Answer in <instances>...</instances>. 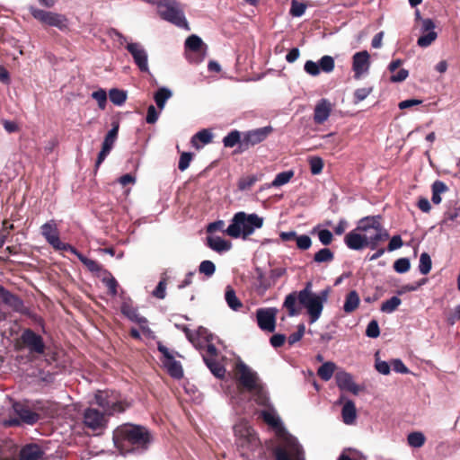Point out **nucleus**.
I'll use <instances>...</instances> for the list:
<instances>
[{"label": "nucleus", "instance_id": "17", "mask_svg": "<svg viewBox=\"0 0 460 460\" xmlns=\"http://www.w3.org/2000/svg\"><path fill=\"white\" fill-rule=\"evenodd\" d=\"M278 309L275 307L259 308L256 311L257 324L261 331L273 332L276 329Z\"/></svg>", "mask_w": 460, "mask_h": 460}, {"label": "nucleus", "instance_id": "7", "mask_svg": "<svg viewBox=\"0 0 460 460\" xmlns=\"http://www.w3.org/2000/svg\"><path fill=\"white\" fill-rule=\"evenodd\" d=\"M263 221V217L255 213L246 214L240 211L234 214L226 229V233L233 238L243 236L245 239L252 234L256 229L262 227Z\"/></svg>", "mask_w": 460, "mask_h": 460}, {"label": "nucleus", "instance_id": "48", "mask_svg": "<svg viewBox=\"0 0 460 460\" xmlns=\"http://www.w3.org/2000/svg\"><path fill=\"white\" fill-rule=\"evenodd\" d=\"M432 267L431 258L427 252H422L420 256L419 270L421 274L427 275Z\"/></svg>", "mask_w": 460, "mask_h": 460}, {"label": "nucleus", "instance_id": "49", "mask_svg": "<svg viewBox=\"0 0 460 460\" xmlns=\"http://www.w3.org/2000/svg\"><path fill=\"white\" fill-rule=\"evenodd\" d=\"M318 63H319L321 71L327 73V74L332 72L334 69V66H335L333 58L331 56H328V55L322 57Z\"/></svg>", "mask_w": 460, "mask_h": 460}, {"label": "nucleus", "instance_id": "60", "mask_svg": "<svg viewBox=\"0 0 460 460\" xmlns=\"http://www.w3.org/2000/svg\"><path fill=\"white\" fill-rule=\"evenodd\" d=\"M192 160V154L190 152H184L181 155L178 164V168L180 171H185L189 166Z\"/></svg>", "mask_w": 460, "mask_h": 460}, {"label": "nucleus", "instance_id": "2", "mask_svg": "<svg viewBox=\"0 0 460 460\" xmlns=\"http://www.w3.org/2000/svg\"><path fill=\"white\" fill-rule=\"evenodd\" d=\"M329 289H323L318 294L312 291V283L306 282L305 288L296 292L289 293L283 303V306L288 309L289 316L298 314L296 309V302L300 304L309 315V323H315L320 317L323 310V305L327 301Z\"/></svg>", "mask_w": 460, "mask_h": 460}, {"label": "nucleus", "instance_id": "59", "mask_svg": "<svg viewBox=\"0 0 460 460\" xmlns=\"http://www.w3.org/2000/svg\"><path fill=\"white\" fill-rule=\"evenodd\" d=\"M366 335L369 338H377L380 335L379 325L376 320H372L368 323L366 329Z\"/></svg>", "mask_w": 460, "mask_h": 460}, {"label": "nucleus", "instance_id": "33", "mask_svg": "<svg viewBox=\"0 0 460 460\" xmlns=\"http://www.w3.org/2000/svg\"><path fill=\"white\" fill-rule=\"evenodd\" d=\"M225 300L227 305L233 311H239L243 307V303L237 297L234 289L231 286H226L225 291Z\"/></svg>", "mask_w": 460, "mask_h": 460}, {"label": "nucleus", "instance_id": "57", "mask_svg": "<svg viewBox=\"0 0 460 460\" xmlns=\"http://www.w3.org/2000/svg\"><path fill=\"white\" fill-rule=\"evenodd\" d=\"M304 70L312 76H317L321 73L319 63L307 60L305 63Z\"/></svg>", "mask_w": 460, "mask_h": 460}, {"label": "nucleus", "instance_id": "58", "mask_svg": "<svg viewBox=\"0 0 460 460\" xmlns=\"http://www.w3.org/2000/svg\"><path fill=\"white\" fill-rule=\"evenodd\" d=\"M166 285L165 279H162L153 290L152 295L158 299H164L166 296Z\"/></svg>", "mask_w": 460, "mask_h": 460}, {"label": "nucleus", "instance_id": "13", "mask_svg": "<svg viewBox=\"0 0 460 460\" xmlns=\"http://www.w3.org/2000/svg\"><path fill=\"white\" fill-rule=\"evenodd\" d=\"M40 233L47 243L56 251H74V246L63 243L59 238V231L55 220L51 219L40 226Z\"/></svg>", "mask_w": 460, "mask_h": 460}, {"label": "nucleus", "instance_id": "31", "mask_svg": "<svg viewBox=\"0 0 460 460\" xmlns=\"http://www.w3.org/2000/svg\"><path fill=\"white\" fill-rule=\"evenodd\" d=\"M448 190L447 185L444 181L439 180L435 181L431 185V201L436 205L440 204L442 201L441 195L448 191Z\"/></svg>", "mask_w": 460, "mask_h": 460}, {"label": "nucleus", "instance_id": "51", "mask_svg": "<svg viewBox=\"0 0 460 460\" xmlns=\"http://www.w3.org/2000/svg\"><path fill=\"white\" fill-rule=\"evenodd\" d=\"M306 10V4L300 3L296 0H292L289 13L293 17H301L305 14Z\"/></svg>", "mask_w": 460, "mask_h": 460}, {"label": "nucleus", "instance_id": "3", "mask_svg": "<svg viewBox=\"0 0 460 460\" xmlns=\"http://www.w3.org/2000/svg\"><path fill=\"white\" fill-rule=\"evenodd\" d=\"M262 420L282 436V446L275 450L276 460H305L297 438L288 433L275 408L271 405L260 412Z\"/></svg>", "mask_w": 460, "mask_h": 460}, {"label": "nucleus", "instance_id": "44", "mask_svg": "<svg viewBox=\"0 0 460 460\" xmlns=\"http://www.w3.org/2000/svg\"><path fill=\"white\" fill-rule=\"evenodd\" d=\"M15 450L10 442H0V460H15Z\"/></svg>", "mask_w": 460, "mask_h": 460}, {"label": "nucleus", "instance_id": "43", "mask_svg": "<svg viewBox=\"0 0 460 460\" xmlns=\"http://www.w3.org/2000/svg\"><path fill=\"white\" fill-rule=\"evenodd\" d=\"M402 304V300L394 296L382 303L380 310L385 314L394 313Z\"/></svg>", "mask_w": 460, "mask_h": 460}, {"label": "nucleus", "instance_id": "42", "mask_svg": "<svg viewBox=\"0 0 460 460\" xmlns=\"http://www.w3.org/2000/svg\"><path fill=\"white\" fill-rule=\"evenodd\" d=\"M425 441L426 438L420 431L411 432L407 436V442L409 446L414 448L421 447Z\"/></svg>", "mask_w": 460, "mask_h": 460}, {"label": "nucleus", "instance_id": "64", "mask_svg": "<svg viewBox=\"0 0 460 460\" xmlns=\"http://www.w3.org/2000/svg\"><path fill=\"white\" fill-rule=\"evenodd\" d=\"M159 118V112L156 111L154 105H150L147 108V113L146 117V121L148 124H155Z\"/></svg>", "mask_w": 460, "mask_h": 460}, {"label": "nucleus", "instance_id": "55", "mask_svg": "<svg viewBox=\"0 0 460 460\" xmlns=\"http://www.w3.org/2000/svg\"><path fill=\"white\" fill-rule=\"evenodd\" d=\"M305 332V326L304 323H300L297 326V331L291 333L288 338V342L290 346L294 345L295 343L298 342L304 336Z\"/></svg>", "mask_w": 460, "mask_h": 460}, {"label": "nucleus", "instance_id": "38", "mask_svg": "<svg viewBox=\"0 0 460 460\" xmlns=\"http://www.w3.org/2000/svg\"><path fill=\"white\" fill-rule=\"evenodd\" d=\"M163 366L167 369L169 375L175 378L180 379L183 376V370L181 365L179 361H176L173 358L169 359V361L164 362Z\"/></svg>", "mask_w": 460, "mask_h": 460}, {"label": "nucleus", "instance_id": "37", "mask_svg": "<svg viewBox=\"0 0 460 460\" xmlns=\"http://www.w3.org/2000/svg\"><path fill=\"white\" fill-rule=\"evenodd\" d=\"M203 47L206 48L204 42L201 38L193 34L187 38L185 40V49L188 51H191L194 53H201Z\"/></svg>", "mask_w": 460, "mask_h": 460}, {"label": "nucleus", "instance_id": "34", "mask_svg": "<svg viewBox=\"0 0 460 460\" xmlns=\"http://www.w3.org/2000/svg\"><path fill=\"white\" fill-rule=\"evenodd\" d=\"M360 299L356 290L349 291L346 297L343 305V310L346 314L354 312L359 305Z\"/></svg>", "mask_w": 460, "mask_h": 460}, {"label": "nucleus", "instance_id": "20", "mask_svg": "<svg viewBox=\"0 0 460 460\" xmlns=\"http://www.w3.org/2000/svg\"><path fill=\"white\" fill-rule=\"evenodd\" d=\"M22 341L30 352L36 354H43L45 352V343L42 337L31 329L23 331Z\"/></svg>", "mask_w": 460, "mask_h": 460}, {"label": "nucleus", "instance_id": "46", "mask_svg": "<svg viewBox=\"0 0 460 460\" xmlns=\"http://www.w3.org/2000/svg\"><path fill=\"white\" fill-rule=\"evenodd\" d=\"M334 259V253L329 248H323L315 252L314 261L317 263L331 262Z\"/></svg>", "mask_w": 460, "mask_h": 460}, {"label": "nucleus", "instance_id": "12", "mask_svg": "<svg viewBox=\"0 0 460 460\" xmlns=\"http://www.w3.org/2000/svg\"><path fill=\"white\" fill-rule=\"evenodd\" d=\"M29 10L32 17L43 24L58 28L61 31L68 29L69 21L62 13L41 10L34 6H31Z\"/></svg>", "mask_w": 460, "mask_h": 460}, {"label": "nucleus", "instance_id": "29", "mask_svg": "<svg viewBox=\"0 0 460 460\" xmlns=\"http://www.w3.org/2000/svg\"><path fill=\"white\" fill-rule=\"evenodd\" d=\"M43 455L40 447L36 444H30L23 447L20 451L21 460H39Z\"/></svg>", "mask_w": 460, "mask_h": 460}, {"label": "nucleus", "instance_id": "11", "mask_svg": "<svg viewBox=\"0 0 460 460\" xmlns=\"http://www.w3.org/2000/svg\"><path fill=\"white\" fill-rule=\"evenodd\" d=\"M94 399L96 403L108 416L123 412L128 406L123 400L121 394L115 391H98Z\"/></svg>", "mask_w": 460, "mask_h": 460}, {"label": "nucleus", "instance_id": "15", "mask_svg": "<svg viewBox=\"0 0 460 460\" xmlns=\"http://www.w3.org/2000/svg\"><path fill=\"white\" fill-rule=\"evenodd\" d=\"M13 409L16 415L19 416L18 419H9L4 421V425L6 427H14L20 425V420L26 424L32 425L39 420L40 415L32 411L28 406L24 405L21 402H14L13 404Z\"/></svg>", "mask_w": 460, "mask_h": 460}, {"label": "nucleus", "instance_id": "47", "mask_svg": "<svg viewBox=\"0 0 460 460\" xmlns=\"http://www.w3.org/2000/svg\"><path fill=\"white\" fill-rule=\"evenodd\" d=\"M102 282L109 289L111 296H117L119 284L116 279L110 272H106V276L102 278Z\"/></svg>", "mask_w": 460, "mask_h": 460}, {"label": "nucleus", "instance_id": "30", "mask_svg": "<svg viewBox=\"0 0 460 460\" xmlns=\"http://www.w3.org/2000/svg\"><path fill=\"white\" fill-rule=\"evenodd\" d=\"M249 392L252 394V399L258 405L264 406L266 408L271 406L268 392L262 384H260L257 388L250 390Z\"/></svg>", "mask_w": 460, "mask_h": 460}, {"label": "nucleus", "instance_id": "18", "mask_svg": "<svg viewBox=\"0 0 460 460\" xmlns=\"http://www.w3.org/2000/svg\"><path fill=\"white\" fill-rule=\"evenodd\" d=\"M273 131L271 126L258 128L243 133L242 150H246L252 146L264 141Z\"/></svg>", "mask_w": 460, "mask_h": 460}, {"label": "nucleus", "instance_id": "21", "mask_svg": "<svg viewBox=\"0 0 460 460\" xmlns=\"http://www.w3.org/2000/svg\"><path fill=\"white\" fill-rule=\"evenodd\" d=\"M369 54L367 50L357 52L353 55L352 69L354 77L359 79L362 75L368 72L370 66Z\"/></svg>", "mask_w": 460, "mask_h": 460}, {"label": "nucleus", "instance_id": "61", "mask_svg": "<svg viewBox=\"0 0 460 460\" xmlns=\"http://www.w3.org/2000/svg\"><path fill=\"white\" fill-rule=\"evenodd\" d=\"M296 246L300 250H307L312 245L311 238L306 234L297 235L296 238Z\"/></svg>", "mask_w": 460, "mask_h": 460}, {"label": "nucleus", "instance_id": "45", "mask_svg": "<svg viewBox=\"0 0 460 460\" xmlns=\"http://www.w3.org/2000/svg\"><path fill=\"white\" fill-rule=\"evenodd\" d=\"M119 125L118 122L112 124V128L106 134L102 145L112 149L118 137Z\"/></svg>", "mask_w": 460, "mask_h": 460}, {"label": "nucleus", "instance_id": "1", "mask_svg": "<svg viewBox=\"0 0 460 460\" xmlns=\"http://www.w3.org/2000/svg\"><path fill=\"white\" fill-rule=\"evenodd\" d=\"M381 216H368L358 220L357 226L344 237L350 250L359 251L365 247L376 250L379 243L389 238V233L381 223Z\"/></svg>", "mask_w": 460, "mask_h": 460}, {"label": "nucleus", "instance_id": "6", "mask_svg": "<svg viewBox=\"0 0 460 460\" xmlns=\"http://www.w3.org/2000/svg\"><path fill=\"white\" fill-rule=\"evenodd\" d=\"M176 327L181 329L186 335L189 341L198 349L203 348L202 341L208 342L206 350L201 352L204 363L210 370V372L217 378H223L226 375V368L218 360L217 349L210 342L211 334L204 327H199L197 331H191L186 325H178Z\"/></svg>", "mask_w": 460, "mask_h": 460}, {"label": "nucleus", "instance_id": "27", "mask_svg": "<svg viewBox=\"0 0 460 460\" xmlns=\"http://www.w3.org/2000/svg\"><path fill=\"white\" fill-rule=\"evenodd\" d=\"M213 139V134L212 132L208 129L204 128L197 132L195 135L191 137V145L196 149H199L203 147L205 145L209 144Z\"/></svg>", "mask_w": 460, "mask_h": 460}, {"label": "nucleus", "instance_id": "41", "mask_svg": "<svg viewBox=\"0 0 460 460\" xmlns=\"http://www.w3.org/2000/svg\"><path fill=\"white\" fill-rule=\"evenodd\" d=\"M110 101L116 106H121L125 103L128 94L124 90L112 88L109 91Z\"/></svg>", "mask_w": 460, "mask_h": 460}, {"label": "nucleus", "instance_id": "35", "mask_svg": "<svg viewBox=\"0 0 460 460\" xmlns=\"http://www.w3.org/2000/svg\"><path fill=\"white\" fill-rule=\"evenodd\" d=\"M172 96V92L167 87H160L154 94V100L158 109L163 111L166 102Z\"/></svg>", "mask_w": 460, "mask_h": 460}, {"label": "nucleus", "instance_id": "28", "mask_svg": "<svg viewBox=\"0 0 460 460\" xmlns=\"http://www.w3.org/2000/svg\"><path fill=\"white\" fill-rule=\"evenodd\" d=\"M207 244L211 250L219 253L227 252L231 249V243L220 236H208Z\"/></svg>", "mask_w": 460, "mask_h": 460}, {"label": "nucleus", "instance_id": "32", "mask_svg": "<svg viewBox=\"0 0 460 460\" xmlns=\"http://www.w3.org/2000/svg\"><path fill=\"white\" fill-rule=\"evenodd\" d=\"M294 176V172L292 170L281 172L278 173L274 180L270 183L265 184L261 190L269 189L271 187H280L282 185L287 184Z\"/></svg>", "mask_w": 460, "mask_h": 460}, {"label": "nucleus", "instance_id": "52", "mask_svg": "<svg viewBox=\"0 0 460 460\" xmlns=\"http://www.w3.org/2000/svg\"><path fill=\"white\" fill-rule=\"evenodd\" d=\"M310 171L313 175L322 172L323 168V161L319 156H313L309 159Z\"/></svg>", "mask_w": 460, "mask_h": 460}, {"label": "nucleus", "instance_id": "8", "mask_svg": "<svg viewBox=\"0 0 460 460\" xmlns=\"http://www.w3.org/2000/svg\"><path fill=\"white\" fill-rule=\"evenodd\" d=\"M108 34L112 40H117L120 46L125 45L135 65L141 72H149L148 53L140 42H128L127 37L113 28L109 30Z\"/></svg>", "mask_w": 460, "mask_h": 460}, {"label": "nucleus", "instance_id": "19", "mask_svg": "<svg viewBox=\"0 0 460 460\" xmlns=\"http://www.w3.org/2000/svg\"><path fill=\"white\" fill-rule=\"evenodd\" d=\"M435 22L430 18L422 19L420 32L421 35L417 40V45L420 48H427L432 44L438 38V33L435 31Z\"/></svg>", "mask_w": 460, "mask_h": 460}, {"label": "nucleus", "instance_id": "63", "mask_svg": "<svg viewBox=\"0 0 460 460\" xmlns=\"http://www.w3.org/2000/svg\"><path fill=\"white\" fill-rule=\"evenodd\" d=\"M318 238L322 244L329 245L333 239L332 233L328 229H321L318 231Z\"/></svg>", "mask_w": 460, "mask_h": 460}, {"label": "nucleus", "instance_id": "23", "mask_svg": "<svg viewBox=\"0 0 460 460\" xmlns=\"http://www.w3.org/2000/svg\"><path fill=\"white\" fill-rule=\"evenodd\" d=\"M332 110L331 102L328 99H321L315 105L314 111V121L315 124H323L330 117Z\"/></svg>", "mask_w": 460, "mask_h": 460}, {"label": "nucleus", "instance_id": "24", "mask_svg": "<svg viewBox=\"0 0 460 460\" xmlns=\"http://www.w3.org/2000/svg\"><path fill=\"white\" fill-rule=\"evenodd\" d=\"M120 311L128 320L139 324L142 330L146 329V318L138 314L137 309L132 305L130 300L124 301L121 304Z\"/></svg>", "mask_w": 460, "mask_h": 460}, {"label": "nucleus", "instance_id": "50", "mask_svg": "<svg viewBox=\"0 0 460 460\" xmlns=\"http://www.w3.org/2000/svg\"><path fill=\"white\" fill-rule=\"evenodd\" d=\"M199 271L201 274H204L205 276H207L208 278H210L214 275V273L216 271V266L213 261L205 260L200 262V264L199 266Z\"/></svg>", "mask_w": 460, "mask_h": 460}, {"label": "nucleus", "instance_id": "56", "mask_svg": "<svg viewBox=\"0 0 460 460\" xmlns=\"http://www.w3.org/2000/svg\"><path fill=\"white\" fill-rule=\"evenodd\" d=\"M373 91L372 87L358 88L354 92V102L358 103L364 101Z\"/></svg>", "mask_w": 460, "mask_h": 460}, {"label": "nucleus", "instance_id": "10", "mask_svg": "<svg viewBox=\"0 0 460 460\" xmlns=\"http://www.w3.org/2000/svg\"><path fill=\"white\" fill-rule=\"evenodd\" d=\"M157 12L162 19L175 26L190 31L188 22L181 4L175 0H160Z\"/></svg>", "mask_w": 460, "mask_h": 460}, {"label": "nucleus", "instance_id": "9", "mask_svg": "<svg viewBox=\"0 0 460 460\" xmlns=\"http://www.w3.org/2000/svg\"><path fill=\"white\" fill-rule=\"evenodd\" d=\"M233 429L235 444L241 448L243 456L256 449L259 440L254 429L246 420L241 419Z\"/></svg>", "mask_w": 460, "mask_h": 460}, {"label": "nucleus", "instance_id": "22", "mask_svg": "<svg viewBox=\"0 0 460 460\" xmlns=\"http://www.w3.org/2000/svg\"><path fill=\"white\" fill-rule=\"evenodd\" d=\"M335 379H336L337 386L341 390L350 392L355 395H357L359 393L360 388L354 382L353 376L351 374H349L346 371H339L335 375Z\"/></svg>", "mask_w": 460, "mask_h": 460}, {"label": "nucleus", "instance_id": "26", "mask_svg": "<svg viewBox=\"0 0 460 460\" xmlns=\"http://www.w3.org/2000/svg\"><path fill=\"white\" fill-rule=\"evenodd\" d=\"M0 292L2 300L5 305H9L15 312L24 313V304L19 296L5 290L4 288H0Z\"/></svg>", "mask_w": 460, "mask_h": 460}, {"label": "nucleus", "instance_id": "39", "mask_svg": "<svg viewBox=\"0 0 460 460\" xmlns=\"http://www.w3.org/2000/svg\"><path fill=\"white\" fill-rule=\"evenodd\" d=\"M69 252L75 254L90 271L98 272L102 270L101 265L96 261L85 257L84 254L79 252L75 247L74 251Z\"/></svg>", "mask_w": 460, "mask_h": 460}, {"label": "nucleus", "instance_id": "25", "mask_svg": "<svg viewBox=\"0 0 460 460\" xmlns=\"http://www.w3.org/2000/svg\"><path fill=\"white\" fill-rule=\"evenodd\" d=\"M342 402H343V406L341 409L342 421L346 425H352L355 423L356 419H357V409H356L355 403L353 402V401H351L349 399L345 400L344 396H341L338 401V403H342Z\"/></svg>", "mask_w": 460, "mask_h": 460}, {"label": "nucleus", "instance_id": "53", "mask_svg": "<svg viewBox=\"0 0 460 460\" xmlns=\"http://www.w3.org/2000/svg\"><path fill=\"white\" fill-rule=\"evenodd\" d=\"M92 98L94 99L101 110H104L107 103V93L103 89L93 92Z\"/></svg>", "mask_w": 460, "mask_h": 460}, {"label": "nucleus", "instance_id": "16", "mask_svg": "<svg viewBox=\"0 0 460 460\" xmlns=\"http://www.w3.org/2000/svg\"><path fill=\"white\" fill-rule=\"evenodd\" d=\"M236 370L239 374V382L248 392L257 388L261 384L257 373L253 371L243 361H239L236 365Z\"/></svg>", "mask_w": 460, "mask_h": 460}, {"label": "nucleus", "instance_id": "54", "mask_svg": "<svg viewBox=\"0 0 460 460\" xmlns=\"http://www.w3.org/2000/svg\"><path fill=\"white\" fill-rule=\"evenodd\" d=\"M411 268V262L408 258H400L394 263V269L397 273H405Z\"/></svg>", "mask_w": 460, "mask_h": 460}, {"label": "nucleus", "instance_id": "14", "mask_svg": "<svg viewBox=\"0 0 460 460\" xmlns=\"http://www.w3.org/2000/svg\"><path fill=\"white\" fill-rule=\"evenodd\" d=\"M108 415L97 409L89 407L83 414L84 424L86 428L102 433L108 425Z\"/></svg>", "mask_w": 460, "mask_h": 460}, {"label": "nucleus", "instance_id": "62", "mask_svg": "<svg viewBox=\"0 0 460 460\" xmlns=\"http://www.w3.org/2000/svg\"><path fill=\"white\" fill-rule=\"evenodd\" d=\"M258 181L257 176L250 175L245 178H243L239 181L238 188L241 190H245L250 189L256 181Z\"/></svg>", "mask_w": 460, "mask_h": 460}, {"label": "nucleus", "instance_id": "40", "mask_svg": "<svg viewBox=\"0 0 460 460\" xmlns=\"http://www.w3.org/2000/svg\"><path fill=\"white\" fill-rule=\"evenodd\" d=\"M336 365L332 361L324 362L317 370L318 376L323 381H329L335 371Z\"/></svg>", "mask_w": 460, "mask_h": 460}, {"label": "nucleus", "instance_id": "5", "mask_svg": "<svg viewBox=\"0 0 460 460\" xmlns=\"http://www.w3.org/2000/svg\"><path fill=\"white\" fill-rule=\"evenodd\" d=\"M176 327L181 329L186 335L189 341L198 349L203 348L202 341L208 342L206 350L201 352L204 363L210 370V372L217 378H223L226 375V368L218 360L217 349L210 342L211 334L204 327H199L197 331H191L186 325H178Z\"/></svg>", "mask_w": 460, "mask_h": 460}, {"label": "nucleus", "instance_id": "36", "mask_svg": "<svg viewBox=\"0 0 460 460\" xmlns=\"http://www.w3.org/2000/svg\"><path fill=\"white\" fill-rule=\"evenodd\" d=\"M242 141H243V134L236 130V129H234L232 131H230L224 138H223V144H224V146L225 147H234L236 145H239V148L241 151L242 150Z\"/></svg>", "mask_w": 460, "mask_h": 460}, {"label": "nucleus", "instance_id": "4", "mask_svg": "<svg viewBox=\"0 0 460 460\" xmlns=\"http://www.w3.org/2000/svg\"><path fill=\"white\" fill-rule=\"evenodd\" d=\"M112 439L116 448L125 456L146 451L152 442V436L144 426L125 423L113 431Z\"/></svg>", "mask_w": 460, "mask_h": 460}]
</instances>
